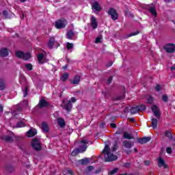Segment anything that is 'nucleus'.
<instances>
[{"instance_id":"nucleus-1","label":"nucleus","mask_w":175,"mask_h":175,"mask_svg":"<svg viewBox=\"0 0 175 175\" xmlns=\"http://www.w3.org/2000/svg\"><path fill=\"white\" fill-rule=\"evenodd\" d=\"M118 150V141L116 140L114 142L113 146L111 148V151L110 150V147L109 145L105 144V148L103 150V154H104V158L105 162H113V161H117L118 157L114 155L113 152Z\"/></svg>"},{"instance_id":"nucleus-2","label":"nucleus","mask_w":175,"mask_h":175,"mask_svg":"<svg viewBox=\"0 0 175 175\" xmlns=\"http://www.w3.org/2000/svg\"><path fill=\"white\" fill-rule=\"evenodd\" d=\"M89 144L88 141L85 139L81 140V144L82 145H81L79 148L74 150L71 152V155L72 157H76L77 154H80V152H85V151H87V148H88V146H87V144Z\"/></svg>"},{"instance_id":"nucleus-3","label":"nucleus","mask_w":175,"mask_h":175,"mask_svg":"<svg viewBox=\"0 0 175 175\" xmlns=\"http://www.w3.org/2000/svg\"><path fill=\"white\" fill-rule=\"evenodd\" d=\"M66 25H68V21L65 19L59 20L55 23V27H56L57 29H62L65 28Z\"/></svg>"},{"instance_id":"nucleus-4","label":"nucleus","mask_w":175,"mask_h":175,"mask_svg":"<svg viewBox=\"0 0 175 175\" xmlns=\"http://www.w3.org/2000/svg\"><path fill=\"white\" fill-rule=\"evenodd\" d=\"M31 146L36 151H40L42 150V144H40V142L38 139H33V142L31 143Z\"/></svg>"},{"instance_id":"nucleus-5","label":"nucleus","mask_w":175,"mask_h":175,"mask_svg":"<svg viewBox=\"0 0 175 175\" xmlns=\"http://www.w3.org/2000/svg\"><path fill=\"white\" fill-rule=\"evenodd\" d=\"M163 49L166 53H168V54H173V53L175 51V44H167L163 46Z\"/></svg>"},{"instance_id":"nucleus-6","label":"nucleus","mask_w":175,"mask_h":175,"mask_svg":"<svg viewBox=\"0 0 175 175\" xmlns=\"http://www.w3.org/2000/svg\"><path fill=\"white\" fill-rule=\"evenodd\" d=\"M109 16H111V18L116 21V20H118V13H117V10L116 9L111 8L108 10Z\"/></svg>"},{"instance_id":"nucleus-7","label":"nucleus","mask_w":175,"mask_h":175,"mask_svg":"<svg viewBox=\"0 0 175 175\" xmlns=\"http://www.w3.org/2000/svg\"><path fill=\"white\" fill-rule=\"evenodd\" d=\"M151 110L154 114V116L157 118L158 120L161 118V111L157 105H152L151 107Z\"/></svg>"},{"instance_id":"nucleus-8","label":"nucleus","mask_w":175,"mask_h":175,"mask_svg":"<svg viewBox=\"0 0 175 175\" xmlns=\"http://www.w3.org/2000/svg\"><path fill=\"white\" fill-rule=\"evenodd\" d=\"M123 147L125 148H127L128 150H130V148H132L133 146H135V142L128 141V140H124L122 142Z\"/></svg>"},{"instance_id":"nucleus-9","label":"nucleus","mask_w":175,"mask_h":175,"mask_svg":"<svg viewBox=\"0 0 175 175\" xmlns=\"http://www.w3.org/2000/svg\"><path fill=\"white\" fill-rule=\"evenodd\" d=\"M151 141V137H144L142 138H137V143L139 144H146V143H148V142Z\"/></svg>"},{"instance_id":"nucleus-10","label":"nucleus","mask_w":175,"mask_h":175,"mask_svg":"<svg viewBox=\"0 0 175 175\" xmlns=\"http://www.w3.org/2000/svg\"><path fill=\"white\" fill-rule=\"evenodd\" d=\"M49 103L44 100V98H42L38 105V107L40 109H43V107H48L49 106Z\"/></svg>"},{"instance_id":"nucleus-11","label":"nucleus","mask_w":175,"mask_h":175,"mask_svg":"<svg viewBox=\"0 0 175 175\" xmlns=\"http://www.w3.org/2000/svg\"><path fill=\"white\" fill-rule=\"evenodd\" d=\"M92 9L96 12H100V10H102V7H100V5H99L98 1H94L92 5Z\"/></svg>"},{"instance_id":"nucleus-12","label":"nucleus","mask_w":175,"mask_h":175,"mask_svg":"<svg viewBox=\"0 0 175 175\" xmlns=\"http://www.w3.org/2000/svg\"><path fill=\"white\" fill-rule=\"evenodd\" d=\"M90 26L92 28H93V29H96V28H98V21H96V18H95V16H92Z\"/></svg>"},{"instance_id":"nucleus-13","label":"nucleus","mask_w":175,"mask_h":175,"mask_svg":"<svg viewBox=\"0 0 175 175\" xmlns=\"http://www.w3.org/2000/svg\"><path fill=\"white\" fill-rule=\"evenodd\" d=\"M72 105L70 100L67 101L63 106V109H64L67 111H70V110H72Z\"/></svg>"},{"instance_id":"nucleus-14","label":"nucleus","mask_w":175,"mask_h":175,"mask_svg":"<svg viewBox=\"0 0 175 175\" xmlns=\"http://www.w3.org/2000/svg\"><path fill=\"white\" fill-rule=\"evenodd\" d=\"M164 135L166 137H167V139H169V140L172 142H175V139L173 138V135H172V131L167 130L164 132Z\"/></svg>"},{"instance_id":"nucleus-15","label":"nucleus","mask_w":175,"mask_h":175,"mask_svg":"<svg viewBox=\"0 0 175 175\" xmlns=\"http://www.w3.org/2000/svg\"><path fill=\"white\" fill-rule=\"evenodd\" d=\"M158 166L159 167H162L163 166L165 169L167 167V165L165 163V160H163L162 157H159L158 159Z\"/></svg>"},{"instance_id":"nucleus-16","label":"nucleus","mask_w":175,"mask_h":175,"mask_svg":"<svg viewBox=\"0 0 175 175\" xmlns=\"http://www.w3.org/2000/svg\"><path fill=\"white\" fill-rule=\"evenodd\" d=\"M9 55V51H8V49L3 48L0 50V57H8Z\"/></svg>"},{"instance_id":"nucleus-17","label":"nucleus","mask_w":175,"mask_h":175,"mask_svg":"<svg viewBox=\"0 0 175 175\" xmlns=\"http://www.w3.org/2000/svg\"><path fill=\"white\" fill-rule=\"evenodd\" d=\"M41 128L42 129V132H44V133H49V125L46 123V122L42 123Z\"/></svg>"},{"instance_id":"nucleus-18","label":"nucleus","mask_w":175,"mask_h":175,"mask_svg":"<svg viewBox=\"0 0 175 175\" xmlns=\"http://www.w3.org/2000/svg\"><path fill=\"white\" fill-rule=\"evenodd\" d=\"M38 131L36 129H30L27 132V135L28 137H33L36 135H37Z\"/></svg>"},{"instance_id":"nucleus-19","label":"nucleus","mask_w":175,"mask_h":175,"mask_svg":"<svg viewBox=\"0 0 175 175\" xmlns=\"http://www.w3.org/2000/svg\"><path fill=\"white\" fill-rule=\"evenodd\" d=\"M57 124L60 128H65V126L66 125L65 124V120L62 118H59L57 119Z\"/></svg>"},{"instance_id":"nucleus-20","label":"nucleus","mask_w":175,"mask_h":175,"mask_svg":"<svg viewBox=\"0 0 175 175\" xmlns=\"http://www.w3.org/2000/svg\"><path fill=\"white\" fill-rule=\"evenodd\" d=\"M75 33L72 30H68L66 33V38L67 39L72 40L73 39V37L75 36Z\"/></svg>"},{"instance_id":"nucleus-21","label":"nucleus","mask_w":175,"mask_h":175,"mask_svg":"<svg viewBox=\"0 0 175 175\" xmlns=\"http://www.w3.org/2000/svg\"><path fill=\"white\" fill-rule=\"evenodd\" d=\"M38 64H44V61H43V59H44V55L43 53H39L38 55Z\"/></svg>"},{"instance_id":"nucleus-22","label":"nucleus","mask_w":175,"mask_h":175,"mask_svg":"<svg viewBox=\"0 0 175 175\" xmlns=\"http://www.w3.org/2000/svg\"><path fill=\"white\" fill-rule=\"evenodd\" d=\"M151 123L153 129H157L158 128V119L152 118Z\"/></svg>"},{"instance_id":"nucleus-23","label":"nucleus","mask_w":175,"mask_h":175,"mask_svg":"<svg viewBox=\"0 0 175 175\" xmlns=\"http://www.w3.org/2000/svg\"><path fill=\"white\" fill-rule=\"evenodd\" d=\"M55 42V39L54 38H51L48 42L49 49H53L54 47V43Z\"/></svg>"},{"instance_id":"nucleus-24","label":"nucleus","mask_w":175,"mask_h":175,"mask_svg":"<svg viewBox=\"0 0 175 175\" xmlns=\"http://www.w3.org/2000/svg\"><path fill=\"white\" fill-rule=\"evenodd\" d=\"M80 79H81L80 76L76 75L74 77V79L71 81V84H74V85L79 84L80 83Z\"/></svg>"},{"instance_id":"nucleus-25","label":"nucleus","mask_w":175,"mask_h":175,"mask_svg":"<svg viewBox=\"0 0 175 175\" xmlns=\"http://www.w3.org/2000/svg\"><path fill=\"white\" fill-rule=\"evenodd\" d=\"M3 140H5V142H7L8 143H12L13 142V137L9 135H4L3 137Z\"/></svg>"},{"instance_id":"nucleus-26","label":"nucleus","mask_w":175,"mask_h":175,"mask_svg":"<svg viewBox=\"0 0 175 175\" xmlns=\"http://www.w3.org/2000/svg\"><path fill=\"white\" fill-rule=\"evenodd\" d=\"M124 98H125V90H124V92L122 94L114 97L113 100H122Z\"/></svg>"},{"instance_id":"nucleus-27","label":"nucleus","mask_w":175,"mask_h":175,"mask_svg":"<svg viewBox=\"0 0 175 175\" xmlns=\"http://www.w3.org/2000/svg\"><path fill=\"white\" fill-rule=\"evenodd\" d=\"M68 77H69V74L65 72L61 76L60 80L61 81H63V83H65V81L68 80Z\"/></svg>"},{"instance_id":"nucleus-28","label":"nucleus","mask_w":175,"mask_h":175,"mask_svg":"<svg viewBox=\"0 0 175 175\" xmlns=\"http://www.w3.org/2000/svg\"><path fill=\"white\" fill-rule=\"evenodd\" d=\"M24 52L21 51H17L15 54L16 55V57L21 59H23V57H24Z\"/></svg>"},{"instance_id":"nucleus-29","label":"nucleus","mask_w":175,"mask_h":175,"mask_svg":"<svg viewBox=\"0 0 175 175\" xmlns=\"http://www.w3.org/2000/svg\"><path fill=\"white\" fill-rule=\"evenodd\" d=\"M123 137L124 139H127L128 140H131V139H135V137H133V136H132L131 134L125 132L123 133Z\"/></svg>"},{"instance_id":"nucleus-30","label":"nucleus","mask_w":175,"mask_h":175,"mask_svg":"<svg viewBox=\"0 0 175 175\" xmlns=\"http://www.w3.org/2000/svg\"><path fill=\"white\" fill-rule=\"evenodd\" d=\"M130 110H131V114H136V113H139V107L138 106L133 107Z\"/></svg>"},{"instance_id":"nucleus-31","label":"nucleus","mask_w":175,"mask_h":175,"mask_svg":"<svg viewBox=\"0 0 175 175\" xmlns=\"http://www.w3.org/2000/svg\"><path fill=\"white\" fill-rule=\"evenodd\" d=\"M5 170L8 173H13V172H14V167H13V166H12V165H6Z\"/></svg>"},{"instance_id":"nucleus-32","label":"nucleus","mask_w":175,"mask_h":175,"mask_svg":"<svg viewBox=\"0 0 175 175\" xmlns=\"http://www.w3.org/2000/svg\"><path fill=\"white\" fill-rule=\"evenodd\" d=\"M149 12L152 14V16H154V17H157L158 16V14L157 13V10H155V8L154 7H151L149 8Z\"/></svg>"},{"instance_id":"nucleus-33","label":"nucleus","mask_w":175,"mask_h":175,"mask_svg":"<svg viewBox=\"0 0 175 175\" xmlns=\"http://www.w3.org/2000/svg\"><path fill=\"white\" fill-rule=\"evenodd\" d=\"M24 61H28V59H31V53H24L23 59Z\"/></svg>"},{"instance_id":"nucleus-34","label":"nucleus","mask_w":175,"mask_h":175,"mask_svg":"<svg viewBox=\"0 0 175 175\" xmlns=\"http://www.w3.org/2000/svg\"><path fill=\"white\" fill-rule=\"evenodd\" d=\"M79 162H81V165H87V163H90V159L85 158L83 159H81Z\"/></svg>"},{"instance_id":"nucleus-35","label":"nucleus","mask_w":175,"mask_h":175,"mask_svg":"<svg viewBox=\"0 0 175 175\" xmlns=\"http://www.w3.org/2000/svg\"><path fill=\"white\" fill-rule=\"evenodd\" d=\"M5 88V81H3V79H0V90L3 91Z\"/></svg>"},{"instance_id":"nucleus-36","label":"nucleus","mask_w":175,"mask_h":175,"mask_svg":"<svg viewBox=\"0 0 175 175\" xmlns=\"http://www.w3.org/2000/svg\"><path fill=\"white\" fill-rule=\"evenodd\" d=\"M25 66L26 69L29 71H31V70H32V69H33V66H32V64L31 63L25 64Z\"/></svg>"},{"instance_id":"nucleus-37","label":"nucleus","mask_w":175,"mask_h":175,"mask_svg":"<svg viewBox=\"0 0 175 175\" xmlns=\"http://www.w3.org/2000/svg\"><path fill=\"white\" fill-rule=\"evenodd\" d=\"M22 91L23 92V96L25 98L27 95H28V88L25 86L24 88H22Z\"/></svg>"},{"instance_id":"nucleus-38","label":"nucleus","mask_w":175,"mask_h":175,"mask_svg":"<svg viewBox=\"0 0 175 175\" xmlns=\"http://www.w3.org/2000/svg\"><path fill=\"white\" fill-rule=\"evenodd\" d=\"M3 16L5 17V18H10V16H9V13L8 12V10H3L2 12Z\"/></svg>"},{"instance_id":"nucleus-39","label":"nucleus","mask_w":175,"mask_h":175,"mask_svg":"<svg viewBox=\"0 0 175 175\" xmlns=\"http://www.w3.org/2000/svg\"><path fill=\"white\" fill-rule=\"evenodd\" d=\"M140 33V31H136L135 32L131 33L127 36V38H131V36H136V35H139Z\"/></svg>"},{"instance_id":"nucleus-40","label":"nucleus","mask_w":175,"mask_h":175,"mask_svg":"<svg viewBox=\"0 0 175 175\" xmlns=\"http://www.w3.org/2000/svg\"><path fill=\"white\" fill-rule=\"evenodd\" d=\"M146 105H142L138 106L139 111H143L146 110Z\"/></svg>"},{"instance_id":"nucleus-41","label":"nucleus","mask_w":175,"mask_h":175,"mask_svg":"<svg viewBox=\"0 0 175 175\" xmlns=\"http://www.w3.org/2000/svg\"><path fill=\"white\" fill-rule=\"evenodd\" d=\"M66 47L67 50H72L73 49V43L67 42Z\"/></svg>"},{"instance_id":"nucleus-42","label":"nucleus","mask_w":175,"mask_h":175,"mask_svg":"<svg viewBox=\"0 0 175 175\" xmlns=\"http://www.w3.org/2000/svg\"><path fill=\"white\" fill-rule=\"evenodd\" d=\"M162 100H163L165 103H167L169 100V97H167V95L164 94L162 96Z\"/></svg>"},{"instance_id":"nucleus-43","label":"nucleus","mask_w":175,"mask_h":175,"mask_svg":"<svg viewBox=\"0 0 175 175\" xmlns=\"http://www.w3.org/2000/svg\"><path fill=\"white\" fill-rule=\"evenodd\" d=\"M147 102L149 105H152V103L154 102V98L151 96H149L148 98H147Z\"/></svg>"},{"instance_id":"nucleus-44","label":"nucleus","mask_w":175,"mask_h":175,"mask_svg":"<svg viewBox=\"0 0 175 175\" xmlns=\"http://www.w3.org/2000/svg\"><path fill=\"white\" fill-rule=\"evenodd\" d=\"M23 126H25L24 122H18L16 123V128H23Z\"/></svg>"},{"instance_id":"nucleus-45","label":"nucleus","mask_w":175,"mask_h":175,"mask_svg":"<svg viewBox=\"0 0 175 175\" xmlns=\"http://www.w3.org/2000/svg\"><path fill=\"white\" fill-rule=\"evenodd\" d=\"M117 172H118V168H114L113 170L109 172V174H111V175L116 174Z\"/></svg>"},{"instance_id":"nucleus-46","label":"nucleus","mask_w":175,"mask_h":175,"mask_svg":"<svg viewBox=\"0 0 175 175\" xmlns=\"http://www.w3.org/2000/svg\"><path fill=\"white\" fill-rule=\"evenodd\" d=\"M95 43H102V36L97 37Z\"/></svg>"},{"instance_id":"nucleus-47","label":"nucleus","mask_w":175,"mask_h":175,"mask_svg":"<svg viewBox=\"0 0 175 175\" xmlns=\"http://www.w3.org/2000/svg\"><path fill=\"white\" fill-rule=\"evenodd\" d=\"M123 167H126V169H129V167H131V163H123Z\"/></svg>"},{"instance_id":"nucleus-48","label":"nucleus","mask_w":175,"mask_h":175,"mask_svg":"<svg viewBox=\"0 0 175 175\" xmlns=\"http://www.w3.org/2000/svg\"><path fill=\"white\" fill-rule=\"evenodd\" d=\"M122 133H124V130L119 129L116 131V132L115 133V135H122Z\"/></svg>"},{"instance_id":"nucleus-49","label":"nucleus","mask_w":175,"mask_h":175,"mask_svg":"<svg viewBox=\"0 0 175 175\" xmlns=\"http://www.w3.org/2000/svg\"><path fill=\"white\" fill-rule=\"evenodd\" d=\"M166 152H167V154H172V148L167 147L166 148Z\"/></svg>"},{"instance_id":"nucleus-50","label":"nucleus","mask_w":175,"mask_h":175,"mask_svg":"<svg viewBox=\"0 0 175 175\" xmlns=\"http://www.w3.org/2000/svg\"><path fill=\"white\" fill-rule=\"evenodd\" d=\"M155 90H156V91L159 92V91H161V85H157L156 87H155Z\"/></svg>"},{"instance_id":"nucleus-51","label":"nucleus","mask_w":175,"mask_h":175,"mask_svg":"<svg viewBox=\"0 0 175 175\" xmlns=\"http://www.w3.org/2000/svg\"><path fill=\"white\" fill-rule=\"evenodd\" d=\"M111 81H113V77H109V78L107 80L108 84H111Z\"/></svg>"},{"instance_id":"nucleus-52","label":"nucleus","mask_w":175,"mask_h":175,"mask_svg":"<svg viewBox=\"0 0 175 175\" xmlns=\"http://www.w3.org/2000/svg\"><path fill=\"white\" fill-rule=\"evenodd\" d=\"M0 113L2 114L3 113V105L0 104Z\"/></svg>"},{"instance_id":"nucleus-53","label":"nucleus","mask_w":175,"mask_h":175,"mask_svg":"<svg viewBox=\"0 0 175 175\" xmlns=\"http://www.w3.org/2000/svg\"><path fill=\"white\" fill-rule=\"evenodd\" d=\"M150 161L146 160L144 161V165L146 166H150Z\"/></svg>"},{"instance_id":"nucleus-54","label":"nucleus","mask_w":175,"mask_h":175,"mask_svg":"<svg viewBox=\"0 0 175 175\" xmlns=\"http://www.w3.org/2000/svg\"><path fill=\"white\" fill-rule=\"evenodd\" d=\"M110 126H111V128L116 129V128H117V124H116L115 123H111L110 124Z\"/></svg>"},{"instance_id":"nucleus-55","label":"nucleus","mask_w":175,"mask_h":175,"mask_svg":"<svg viewBox=\"0 0 175 175\" xmlns=\"http://www.w3.org/2000/svg\"><path fill=\"white\" fill-rule=\"evenodd\" d=\"M67 173L68 174L72 175L73 174V171L71 170H67Z\"/></svg>"},{"instance_id":"nucleus-56","label":"nucleus","mask_w":175,"mask_h":175,"mask_svg":"<svg viewBox=\"0 0 175 175\" xmlns=\"http://www.w3.org/2000/svg\"><path fill=\"white\" fill-rule=\"evenodd\" d=\"M105 126H106V124L102 122V123H100V128H105Z\"/></svg>"},{"instance_id":"nucleus-57","label":"nucleus","mask_w":175,"mask_h":175,"mask_svg":"<svg viewBox=\"0 0 175 175\" xmlns=\"http://www.w3.org/2000/svg\"><path fill=\"white\" fill-rule=\"evenodd\" d=\"M88 170L90 171V172H91V170H94V167H92V166H88Z\"/></svg>"},{"instance_id":"nucleus-58","label":"nucleus","mask_w":175,"mask_h":175,"mask_svg":"<svg viewBox=\"0 0 175 175\" xmlns=\"http://www.w3.org/2000/svg\"><path fill=\"white\" fill-rule=\"evenodd\" d=\"M70 102H72L73 103H75V102H76V98L75 97H72L71 98V101Z\"/></svg>"},{"instance_id":"nucleus-59","label":"nucleus","mask_w":175,"mask_h":175,"mask_svg":"<svg viewBox=\"0 0 175 175\" xmlns=\"http://www.w3.org/2000/svg\"><path fill=\"white\" fill-rule=\"evenodd\" d=\"M111 65H113V62H110L108 64H107V66L109 68V67L111 66Z\"/></svg>"},{"instance_id":"nucleus-60","label":"nucleus","mask_w":175,"mask_h":175,"mask_svg":"<svg viewBox=\"0 0 175 175\" xmlns=\"http://www.w3.org/2000/svg\"><path fill=\"white\" fill-rule=\"evenodd\" d=\"M132 150H126V153L129 155V154H131Z\"/></svg>"},{"instance_id":"nucleus-61","label":"nucleus","mask_w":175,"mask_h":175,"mask_svg":"<svg viewBox=\"0 0 175 175\" xmlns=\"http://www.w3.org/2000/svg\"><path fill=\"white\" fill-rule=\"evenodd\" d=\"M130 121L131 122H135V118H130Z\"/></svg>"},{"instance_id":"nucleus-62","label":"nucleus","mask_w":175,"mask_h":175,"mask_svg":"<svg viewBox=\"0 0 175 175\" xmlns=\"http://www.w3.org/2000/svg\"><path fill=\"white\" fill-rule=\"evenodd\" d=\"M166 3H170L172 0H164Z\"/></svg>"},{"instance_id":"nucleus-63","label":"nucleus","mask_w":175,"mask_h":175,"mask_svg":"<svg viewBox=\"0 0 175 175\" xmlns=\"http://www.w3.org/2000/svg\"><path fill=\"white\" fill-rule=\"evenodd\" d=\"M171 70L172 72H173V70H175V67L174 66L171 67Z\"/></svg>"},{"instance_id":"nucleus-64","label":"nucleus","mask_w":175,"mask_h":175,"mask_svg":"<svg viewBox=\"0 0 175 175\" xmlns=\"http://www.w3.org/2000/svg\"><path fill=\"white\" fill-rule=\"evenodd\" d=\"M63 69H68V64L63 67Z\"/></svg>"}]
</instances>
